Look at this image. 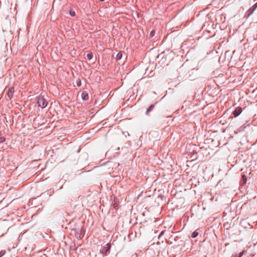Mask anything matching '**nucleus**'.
<instances>
[{"mask_svg": "<svg viewBox=\"0 0 257 257\" xmlns=\"http://www.w3.org/2000/svg\"><path fill=\"white\" fill-rule=\"evenodd\" d=\"M37 103L39 106L42 108H45L47 105V101L42 96H39L37 97Z\"/></svg>", "mask_w": 257, "mask_h": 257, "instance_id": "1", "label": "nucleus"}, {"mask_svg": "<svg viewBox=\"0 0 257 257\" xmlns=\"http://www.w3.org/2000/svg\"><path fill=\"white\" fill-rule=\"evenodd\" d=\"M242 109L240 107H237L234 111L233 112V114L234 117L238 116L242 112Z\"/></svg>", "mask_w": 257, "mask_h": 257, "instance_id": "2", "label": "nucleus"}, {"mask_svg": "<svg viewBox=\"0 0 257 257\" xmlns=\"http://www.w3.org/2000/svg\"><path fill=\"white\" fill-rule=\"evenodd\" d=\"M257 6H255V5H254L252 8H250L248 11H247V17L248 18V17H249L253 13V12L254 11V10L256 9Z\"/></svg>", "mask_w": 257, "mask_h": 257, "instance_id": "3", "label": "nucleus"}, {"mask_svg": "<svg viewBox=\"0 0 257 257\" xmlns=\"http://www.w3.org/2000/svg\"><path fill=\"white\" fill-rule=\"evenodd\" d=\"M81 98L83 100H88L89 99V95L86 91H83L81 94Z\"/></svg>", "mask_w": 257, "mask_h": 257, "instance_id": "4", "label": "nucleus"}, {"mask_svg": "<svg viewBox=\"0 0 257 257\" xmlns=\"http://www.w3.org/2000/svg\"><path fill=\"white\" fill-rule=\"evenodd\" d=\"M14 92V90L13 88H9L7 95L10 99L12 97Z\"/></svg>", "mask_w": 257, "mask_h": 257, "instance_id": "5", "label": "nucleus"}, {"mask_svg": "<svg viewBox=\"0 0 257 257\" xmlns=\"http://www.w3.org/2000/svg\"><path fill=\"white\" fill-rule=\"evenodd\" d=\"M155 105L154 104H151L150 105V106L148 108L146 111V114L149 115V112H151L154 108Z\"/></svg>", "mask_w": 257, "mask_h": 257, "instance_id": "6", "label": "nucleus"}, {"mask_svg": "<svg viewBox=\"0 0 257 257\" xmlns=\"http://www.w3.org/2000/svg\"><path fill=\"white\" fill-rule=\"evenodd\" d=\"M122 52H119L116 55V57H115L116 60L118 61V60H120L122 58Z\"/></svg>", "mask_w": 257, "mask_h": 257, "instance_id": "7", "label": "nucleus"}, {"mask_svg": "<svg viewBox=\"0 0 257 257\" xmlns=\"http://www.w3.org/2000/svg\"><path fill=\"white\" fill-rule=\"evenodd\" d=\"M93 58V54L92 53H88L86 56V58L88 60H91Z\"/></svg>", "mask_w": 257, "mask_h": 257, "instance_id": "8", "label": "nucleus"}, {"mask_svg": "<svg viewBox=\"0 0 257 257\" xmlns=\"http://www.w3.org/2000/svg\"><path fill=\"white\" fill-rule=\"evenodd\" d=\"M198 235V232L196 230L194 231L192 234V237L193 238L196 237Z\"/></svg>", "mask_w": 257, "mask_h": 257, "instance_id": "9", "label": "nucleus"}, {"mask_svg": "<svg viewBox=\"0 0 257 257\" xmlns=\"http://www.w3.org/2000/svg\"><path fill=\"white\" fill-rule=\"evenodd\" d=\"M69 14L70 15L72 16V17H74L75 16V12H74V11H73V10H70V12H69Z\"/></svg>", "mask_w": 257, "mask_h": 257, "instance_id": "10", "label": "nucleus"}, {"mask_svg": "<svg viewBox=\"0 0 257 257\" xmlns=\"http://www.w3.org/2000/svg\"><path fill=\"white\" fill-rule=\"evenodd\" d=\"M77 83V85L78 86H79H79H81V82L80 80H78V81H77V83Z\"/></svg>", "mask_w": 257, "mask_h": 257, "instance_id": "11", "label": "nucleus"}, {"mask_svg": "<svg viewBox=\"0 0 257 257\" xmlns=\"http://www.w3.org/2000/svg\"><path fill=\"white\" fill-rule=\"evenodd\" d=\"M243 254V252H241L239 253V256H237L236 255H235L234 257H241V256Z\"/></svg>", "mask_w": 257, "mask_h": 257, "instance_id": "12", "label": "nucleus"}, {"mask_svg": "<svg viewBox=\"0 0 257 257\" xmlns=\"http://www.w3.org/2000/svg\"><path fill=\"white\" fill-rule=\"evenodd\" d=\"M107 245L108 246V249H107V250H108L110 249V244L107 243Z\"/></svg>", "mask_w": 257, "mask_h": 257, "instance_id": "13", "label": "nucleus"}, {"mask_svg": "<svg viewBox=\"0 0 257 257\" xmlns=\"http://www.w3.org/2000/svg\"><path fill=\"white\" fill-rule=\"evenodd\" d=\"M4 254V252H0V257L2 256Z\"/></svg>", "mask_w": 257, "mask_h": 257, "instance_id": "14", "label": "nucleus"}, {"mask_svg": "<svg viewBox=\"0 0 257 257\" xmlns=\"http://www.w3.org/2000/svg\"><path fill=\"white\" fill-rule=\"evenodd\" d=\"M243 182H244V183L246 182V179H245L244 180H243Z\"/></svg>", "mask_w": 257, "mask_h": 257, "instance_id": "15", "label": "nucleus"}, {"mask_svg": "<svg viewBox=\"0 0 257 257\" xmlns=\"http://www.w3.org/2000/svg\"><path fill=\"white\" fill-rule=\"evenodd\" d=\"M241 177H245V175H242Z\"/></svg>", "mask_w": 257, "mask_h": 257, "instance_id": "16", "label": "nucleus"}, {"mask_svg": "<svg viewBox=\"0 0 257 257\" xmlns=\"http://www.w3.org/2000/svg\"><path fill=\"white\" fill-rule=\"evenodd\" d=\"M100 2H103L104 0H99Z\"/></svg>", "mask_w": 257, "mask_h": 257, "instance_id": "17", "label": "nucleus"}, {"mask_svg": "<svg viewBox=\"0 0 257 257\" xmlns=\"http://www.w3.org/2000/svg\"><path fill=\"white\" fill-rule=\"evenodd\" d=\"M151 35L153 36V32L151 33Z\"/></svg>", "mask_w": 257, "mask_h": 257, "instance_id": "18", "label": "nucleus"}]
</instances>
